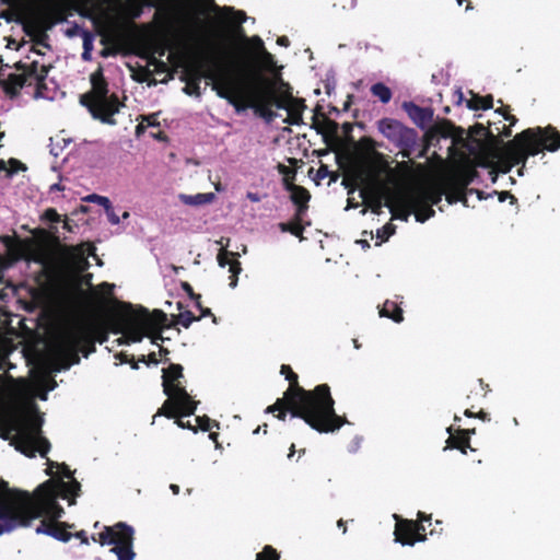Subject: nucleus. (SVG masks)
Returning <instances> with one entry per match:
<instances>
[{
  "label": "nucleus",
  "instance_id": "5",
  "mask_svg": "<svg viewBox=\"0 0 560 560\" xmlns=\"http://www.w3.org/2000/svg\"><path fill=\"white\" fill-rule=\"evenodd\" d=\"M42 425L43 418L38 415L36 407L31 406L10 420L1 436L10 440L16 451L28 457L35 456L36 453L46 457L50 443L42 435Z\"/></svg>",
  "mask_w": 560,
  "mask_h": 560
},
{
  "label": "nucleus",
  "instance_id": "43",
  "mask_svg": "<svg viewBox=\"0 0 560 560\" xmlns=\"http://www.w3.org/2000/svg\"><path fill=\"white\" fill-rule=\"evenodd\" d=\"M277 43L280 45V46H284V47H288L289 46V38L285 37V36H281L278 38Z\"/></svg>",
  "mask_w": 560,
  "mask_h": 560
},
{
  "label": "nucleus",
  "instance_id": "46",
  "mask_svg": "<svg viewBox=\"0 0 560 560\" xmlns=\"http://www.w3.org/2000/svg\"><path fill=\"white\" fill-rule=\"evenodd\" d=\"M117 358L119 359L120 363H129L130 362L129 357L127 354L120 353L119 355H117Z\"/></svg>",
  "mask_w": 560,
  "mask_h": 560
},
{
  "label": "nucleus",
  "instance_id": "50",
  "mask_svg": "<svg viewBox=\"0 0 560 560\" xmlns=\"http://www.w3.org/2000/svg\"><path fill=\"white\" fill-rule=\"evenodd\" d=\"M358 207H359V203H355L351 199H348V205L346 207V210H348L350 208H358Z\"/></svg>",
  "mask_w": 560,
  "mask_h": 560
},
{
  "label": "nucleus",
  "instance_id": "23",
  "mask_svg": "<svg viewBox=\"0 0 560 560\" xmlns=\"http://www.w3.org/2000/svg\"><path fill=\"white\" fill-rule=\"evenodd\" d=\"M20 10H30L36 16L42 14V8L39 7V0H13Z\"/></svg>",
  "mask_w": 560,
  "mask_h": 560
},
{
  "label": "nucleus",
  "instance_id": "16",
  "mask_svg": "<svg viewBox=\"0 0 560 560\" xmlns=\"http://www.w3.org/2000/svg\"><path fill=\"white\" fill-rule=\"evenodd\" d=\"M405 108H406L409 117L418 126L424 127L432 119V110L429 108H423V107H420L412 103L405 104Z\"/></svg>",
  "mask_w": 560,
  "mask_h": 560
},
{
  "label": "nucleus",
  "instance_id": "64",
  "mask_svg": "<svg viewBox=\"0 0 560 560\" xmlns=\"http://www.w3.org/2000/svg\"><path fill=\"white\" fill-rule=\"evenodd\" d=\"M84 278H85V283H88V284H89V283H90L91 278H92V275H91V273H89V275L84 276Z\"/></svg>",
  "mask_w": 560,
  "mask_h": 560
},
{
  "label": "nucleus",
  "instance_id": "10",
  "mask_svg": "<svg viewBox=\"0 0 560 560\" xmlns=\"http://www.w3.org/2000/svg\"><path fill=\"white\" fill-rule=\"evenodd\" d=\"M183 377V368L179 364H171L163 370V387L168 399L164 408H170L164 415L167 418H174L180 411L184 416L192 415L197 402L194 401L180 383Z\"/></svg>",
  "mask_w": 560,
  "mask_h": 560
},
{
  "label": "nucleus",
  "instance_id": "57",
  "mask_svg": "<svg viewBox=\"0 0 560 560\" xmlns=\"http://www.w3.org/2000/svg\"><path fill=\"white\" fill-rule=\"evenodd\" d=\"M359 444H360V440H359V439H355V442H354V444H353V446H352L351 451H352V452L357 451V450H358V447H359Z\"/></svg>",
  "mask_w": 560,
  "mask_h": 560
},
{
  "label": "nucleus",
  "instance_id": "62",
  "mask_svg": "<svg viewBox=\"0 0 560 560\" xmlns=\"http://www.w3.org/2000/svg\"><path fill=\"white\" fill-rule=\"evenodd\" d=\"M285 416H287V415H285V412H284V411H281V412L278 415V418H279L280 420H284V419H285Z\"/></svg>",
  "mask_w": 560,
  "mask_h": 560
},
{
  "label": "nucleus",
  "instance_id": "26",
  "mask_svg": "<svg viewBox=\"0 0 560 560\" xmlns=\"http://www.w3.org/2000/svg\"><path fill=\"white\" fill-rule=\"evenodd\" d=\"M242 268H241V264L238 260L234 259L232 260V264H231V267H230V272L232 273L230 276V287L231 288H235L237 285V276L238 273L241 272Z\"/></svg>",
  "mask_w": 560,
  "mask_h": 560
},
{
  "label": "nucleus",
  "instance_id": "22",
  "mask_svg": "<svg viewBox=\"0 0 560 560\" xmlns=\"http://www.w3.org/2000/svg\"><path fill=\"white\" fill-rule=\"evenodd\" d=\"M373 96L377 97L382 103H388L392 98V91L383 83H375L371 88Z\"/></svg>",
  "mask_w": 560,
  "mask_h": 560
},
{
  "label": "nucleus",
  "instance_id": "31",
  "mask_svg": "<svg viewBox=\"0 0 560 560\" xmlns=\"http://www.w3.org/2000/svg\"><path fill=\"white\" fill-rule=\"evenodd\" d=\"M104 210H105V213L107 215V219H108L109 223H112L113 225L119 224L120 219L116 214L112 203L108 206V208H105Z\"/></svg>",
  "mask_w": 560,
  "mask_h": 560
},
{
  "label": "nucleus",
  "instance_id": "18",
  "mask_svg": "<svg viewBox=\"0 0 560 560\" xmlns=\"http://www.w3.org/2000/svg\"><path fill=\"white\" fill-rule=\"evenodd\" d=\"M213 192L207 194H196V195H179V199L183 203L188 206H202L207 203H211L214 200Z\"/></svg>",
  "mask_w": 560,
  "mask_h": 560
},
{
  "label": "nucleus",
  "instance_id": "61",
  "mask_svg": "<svg viewBox=\"0 0 560 560\" xmlns=\"http://www.w3.org/2000/svg\"><path fill=\"white\" fill-rule=\"evenodd\" d=\"M337 524H338V526H339V527H343V533H346V530H347V529H346V527H345V523H343V521H342V520H339Z\"/></svg>",
  "mask_w": 560,
  "mask_h": 560
},
{
  "label": "nucleus",
  "instance_id": "30",
  "mask_svg": "<svg viewBox=\"0 0 560 560\" xmlns=\"http://www.w3.org/2000/svg\"><path fill=\"white\" fill-rule=\"evenodd\" d=\"M395 229L393 225H385L383 229L377 230V237L381 238L382 242L388 240V237L394 233Z\"/></svg>",
  "mask_w": 560,
  "mask_h": 560
},
{
  "label": "nucleus",
  "instance_id": "42",
  "mask_svg": "<svg viewBox=\"0 0 560 560\" xmlns=\"http://www.w3.org/2000/svg\"><path fill=\"white\" fill-rule=\"evenodd\" d=\"M60 150L61 148H59L58 145H55L52 142L50 144V153L54 155V156H58L59 153H60Z\"/></svg>",
  "mask_w": 560,
  "mask_h": 560
},
{
  "label": "nucleus",
  "instance_id": "32",
  "mask_svg": "<svg viewBox=\"0 0 560 560\" xmlns=\"http://www.w3.org/2000/svg\"><path fill=\"white\" fill-rule=\"evenodd\" d=\"M258 58L266 67H272L273 56L270 52H268L266 49L262 50L261 52H259Z\"/></svg>",
  "mask_w": 560,
  "mask_h": 560
},
{
  "label": "nucleus",
  "instance_id": "3",
  "mask_svg": "<svg viewBox=\"0 0 560 560\" xmlns=\"http://www.w3.org/2000/svg\"><path fill=\"white\" fill-rule=\"evenodd\" d=\"M281 374L291 383L285 404L293 418L303 419L318 432H334L348 422L336 415L328 385L322 384L313 390H306L298 385V375L289 365L281 366Z\"/></svg>",
  "mask_w": 560,
  "mask_h": 560
},
{
  "label": "nucleus",
  "instance_id": "25",
  "mask_svg": "<svg viewBox=\"0 0 560 560\" xmlns=\"http://www.w3.org/2000/svg\"><path fill=\"white\" fill-rule=\"evenodd\" d=\"M278 559H279V553L277 552V550L275 548H272L269 545L265 546L262 551L258 552L256 555V560H278Z\"/></svg>",
  "mask_w": 560,
  "mask_h": 560
},
{
  "label": "nucleus",
  "instance_id": "2",
  "mask_svg": "<svg viewBox=\"0 0 560 560\" xmlns=\"http://www.w3.org/2000/svg\"><path fill=\"white\" fill-rule=\"evenodd\" d=\"M206 78L213 81L212 89L217 94L229 101L237 113L248 107L255 108L267 120L273 119L270 106L287 108L284 101L279 98L272 86L261 75L245 77L234 74L219 66L209 69Z\"/></svg>",
  "mask_w": 560,
  "mask_h": 560
},
{
  "label": "nucleus",
  "instance_id": "17",
  "mask_svg": "<svg viewBox=\"0 0 560 560\" xmlns=\"http://www.w3.org/2000/svg\"><path fill=\"white\" fill-rule=\"evenodd\" d=\"M360 197L371 207L373 212L377 214L381 212L383 207V197L380 191H376L371 187H366L360 191Z\"/></svg>",
  "mask_w": 560,
  "mask_h": 560
},
{
  "label": "nucleus",
  "instance_id": "36",
  "mask_svg": "<svg viewBox=\"0 0 560 560\" xmlns=\"http://www.w3.org/2000/svg\"><path fill=\"white\" fill-rule=\"evenodd\" d=\"M196 421L198 422V425H199V428L201 430L209 431L211 429L210 419L209 418H200V417H198L196 419Z\"/></svg>",
  "mask_w": 560,
  "mask_h": 560
},
{
  "label": "nucleus",
  "instance_id": "15",
  "mask_svg": "<svg viewBox=\"0 0 560 560\" xmlns=\"http://www.w3.org/2000/svg\"><path fill=\"white\" fill-rule=\"evenodd\" d=\"M311 198L310 192L301 186H292L291 200L298 206L295 218L302 220L306 209L307 202Z\"/></svg>",
  "mask_w": 560,
  "mask_h": 560
},
{
  "label": "nucleus",
  "instance_id": "55",
  "mask_svg": "<svg viewBox=\"0 0 560 560\" xmlns=\"http://www.w3.org/2000/svg\"><path fill=\"white\" fill-rule=\"evenodd\" d=\"M478 417H479L480 419H482V420H489V416H488V413H486V412H483V411H480V412L478 413Z\"/></svg>",
  "mask_w": 560,
  "mask_h": 560
},
{
  "label": "nucleus",
  "instance_id": "44",
  "mask_svg": "<svg viewBox=\"0 0 560 560\" xmlns=\"http://www.w3.org/2000/svg\"><path fill=\"white\" fill-rule=\"evenodd\" d=\"M506 198H511L512 202H514L516 199L514 196L510 195L509 192H501L500 194V201H504Z\"/></svg>",
  "mask_w": 560,
  "mask_h": 560
},
{
  "label": "nucleus",
  "instance_id": "60",
  "mask_svg": "<svg viewBox=\"0 0 560 560\" xmlns=\"http://www.w3.org/2000/svg\"><path fill=\"white\" fill-rule=\"evenodd\" d=\"M418 516L421 518V521H423V520H425V521L430 520V516H428V517H427V516H424V514H423V513H421V512H419V513H418Z\"/></svg>",
  "mask_w": 560,
  "mask_h": 560
},
{
  "label": "nucleus",
  "instance_id": "56",
  "mask_svg": "<svg viewBox=\"0 0 560 560\" xmlns=\"http://www.w3.org/2000/svg\"><path fill=\"white\" fill-rule=\"evenodd\" d=\"M63 187L60 184H54L50 187V190H62Z\"/></svg>",
  "mask_w": 560,
  "mask_h": 560
},
{
  "label": "nucleus",
  "instance_id": "4",
  "mask_svg": "<svg viewBox=\"0 0 560 560\" xmlns=\"http://www.w3.org/2000/svg\"><path fill=\"white\" fill-rule=\"evenodd\" d=\"M95 247L90 243L75 246H60L55 256L47 247L30 248L25 258L37 262L42 268L56 277L65 285H77L81 282V273L90 266L89 256L95 255Z\"/></svg>",
  "mask_w": 560,
  "mask_h": 560
},
{
  "label": "nucleus",
  "instance_id": "21",
  "mask_svg": "<svg viewBox=\"0 0 560 560\" xmlns=\"http://www.w3.org/2000/svg\"><path fill=\"white\" fill-rule=\"evenodd\" d=\"M202 72L200 69L196 70L195 73L191 75L185 88L183 89L184 92L188 95L192 96H199L200 95V81L202 78Z\"/></svg>",
  "mask_w": 560,
  "mask_h": 560
},
{
  "label": "nucleus",
  "instance_id": "27",
  "mask_svg": "<svg viewBox=\"0 0 560 560\" xmlns=\"http://www.w3.org/2000/svg\"><path fill=\"white\" fill-rule=\"evenodd\" d=\"M84 200L88 202L97 203V205L102 206L104 209L108 208V206L112 203L107 197L96 195V194H91V195L86 196L84 198Z\"/></svg>",
  "mask_w": 560,
  "mask_h": 560
},
{
  "label": "nucleus",
  "instance_id": "11",
  "mask_svg": "<svg viewBox=\"0 0 560 560\" xmlns=\"http://www.w3.org/2000/svg\"><path fill=\"white\" fill-rule=\"evenodd\" d=\"M98 541L102 545H114L112 551L118 560H133L136 556L132 551L133 528L125 523L105 526L98 534Z\"/></svg>",
  "mask_w": 560,
  "mask_h": 560
},
{
  "label": "nucleus",
  "instance_id": "47",
  "mask_svg": "<svg viewBox=\"0 0 560 560\" xmlns=\"http://www.w3.org/2000/svg\"><path fill=\"white\" fill-rule=\"evenodd\" d=\"M279 228L282 232H289L291 230V224L289 223H280Z\"/></svg>",
  "mask_w": 560,
  "mask_h": 560
},
{
  "label": "nucleus",
  "instance_id": "37",
  "mask_svg": "<svg viewBox=\"0 0 560 560\" xmlns=\"http://www.w3.org/2000/svg\"><path fill=\"white\" fill-rule=\"evenodd\" d=\"M46 218L51 222H60V215L54 209H48L46 211Z\"/></svg>",
  "mask_w": 560,
  "mask_h": 560
},
{
  "label": "nucleus",
  "instance_id": "8",
  "mask_svg": "<svg viewBox=\"0 0 560 560\" xmlns=\"http://www.w3.org/2000/svg\"><path fill=\"white\" fill-rule=\"evenodd\" d=\"M92 90L81 95V104L86 106L94 118L114 124L112 118L121 106L115 94H108L107 83L101 70L91 74Z\"/></svg>",
  "mask_w": 560,
  "mask_h": 560
},
{
  "label": "nucleus",
  "instance_id": "29",
  "mask_svg": "<svg viewBox=\"0 0 560 560\" xmlns=\"http://www.w3.org/2000/svg\"><path fill=\"white\" fill-rule=\"evenodd\" d=\"M194 320H196V318L192 316L190 312H184L178 315L177 322L183 327L188 328Z\"/></svg>",
  "mask_w": 560,
  "mask_h": 560
},
{
  "label": "nucleus",
  "instance_id": "7",
  "mask_svg": "<svg viewBox=\"0 0 560 560\" xmlns=\"http://www.w3.org/2000/svg\"><path fill=\"white\" fill-rule=\"evenodd\" d=\"M541 145L548 151L558 150L560 133L551 126L526 129L506 144L505 154L513 164L524 165L528 155H536L541 151Z\"/></svg>",
  "mask_w": 560,
  "mask_h": 560
},
{
  "label": "nucleus",
  "instance_id": "12",
  "mask_svg": "<svg viewBox=\"0 0 560 560\" xmlns=\"http://www.w3.org/2000/svg\"><path fill=\"white\" fill-rule=\"evenodd\" d=\"M166 320V315L161 311H155L152 315L145 313L130 317L125 323V334L132 341H141L145 334L162 327Z\"/></svg>",
  "mask_w": 560,
  "mask_h": 560
},
{
  "label": "nucleus",
  "instance_id": "59",
  "mask_svg": "<svg viewBox=\"0 0 560 560\" xmlns=\"http://www.w3.org/2000/svg\"><path fill=\"white\" fill-rule=\"evenodd\" d=\"M294 452H295V446H294V444H292L291 447H290V453H289L288 457L289 458L292 457Z\"/></svg>",
  "mask_w": 560,
  "mask_h": 560
},
{
  "label": "nucleus",
  "instance_id": "6",
  "mask_svg": "<svg viewBox=\"0 0 560 560\" xmlns=\"http://www.w3.org/2000/svg\"><path fill=\"white\" fill-rule=\"evenodd\" d=\"M444 194L445 189L440 186H420L398 196L394 205L390 202L385 205L400 220L408 221L413 212L416 220L423 223L434 217L435 211L432 206L438 205Z\"/></svg>",
  "mask_w": 560,
  "mask_h": 560
},
{
  "label": "nucleus",
  "instance_id": "28",
  "mask_svg": "<svg viewBox=\"0 0 560 560\" xmlns=\"http://www.w3.org/2000/svg\"><path fill=\"white\" fill-rule=\"evenodd\" d=\"M224 12L228 13L229 15H232L233 16L232 21L234 23H237V24L244 23L246 21V19H247L245 12H243V11H235L231 7H225L224 8Z\"/></svg>",
  "mask_w": 560,
  "mask_h": 560
},
{
  "label": "nucleus",
  "instance_id": "52",
  "mask_svg": "<svg viewBox=\"0 0 560 560\" xmlns=\"http://www.w3.org/2000/svg\"><path fill=\"white\" fill-rule=\"evenodd\" d=\"M358 244H360L363 248H369L370 247V244L366 240H360L357 242Z\"/></svg>",
  "mask_w": 560,
  "mask_h": 560
},
{
  "label": "nucleus",
  "instance_id": "19",
  "mask_svg": "<svg viewBox=\"0 0 560 560\" xmlns=\"http://www.w3.org/2000/svg\"><path fill=\"white\" fill-rule=\"evenodd\" d=\"M380 315L383 317L392 318L396 323L402 322V311L393 301H386L380 311Z\"/></svg>",
  "mask_w": 560,
  "mask_h": 560
},
{
  "label": "nucleus",
  "instance_id": "9",
  "mask_svg": "<svg viewBox=\"0 0 560 560\" xmlns=\"http://www.w3.org/2000/svg\"><path fill=\"white\" fill-rule=\"evenodd\" d=\"M85 338V330L80 326H69L56 334L50 343L56 371L67 370L80 362L79 347Z\"/></svg>",
  "mask_w": 560,
  "mask_h": 560
},
{
  "label": "nucleus",
  "instance_id": "20",
  "mask_svg": "<svg viewBox=\"0 0 560 560\" xmlns=\"http://www.w3.org/2000/svg\"><path fill=\"white\" fill-rule=\"evenodd\" d=\"M470 98L466 101L467 107L470 109H487L492 107V96L481 97L471 91Z\"/></svg>",
  "mask_w": 560,
  "mask_h": 560
},
{
  "label": "nucleus",
  "instance_id": "24",
  "mask_svg": "<svg viewBox=\"0 0 560 560\" xmlns=\"http://www.w3.org/2000/svg\"><path fill=\"white\" fill-rule=\"evenodd\" d=\"M47 73L48 69L44 65H39L38 62L34 61L30 66L28 74L38 82L43 81L47 77Z\"/></svg>",
  "mask_w": 560,
  "mask_h": 560
},
{
  "label": "nucleus",
  "instance_id": "51",
  "mask_svg": "<svg viewBox=\"0 0 560 560\" xmlns=\"http://www.w3.org/2000/svg\"><path fill=\"white\" fill-rule=\"evenodd\" d=\"M170 489L172 490V492H173L174 494H178V493H179V487H178L177 485L172 483V485L170 486Z\"/></svg>",
  "mask_w": 560,
  "mask_h": 560
},
{
  "label": "nucleus",
  "instance_id": "38",
  "mask_svg": "<svg viewBox=\"0 0 560 560\" xmlns=\"http://www.w3.org/2000/svg\"><path fill=\"white\" fill-rule=\"evenodd\" d=\"M446 200H447L448 203H454V202H456L458 200H460L464 203H466V199L460 198V197H458L457 195H455L453 192L446 195Z\"/></svg>",
  "mask_w": 560,
  "mask_h": 560
},
{
  "label": "nucleus",
  "instance_id": "14",
  "mask_svg": "<svg viewBox=\"0 0 560 560\" xmlns=\"http://www.w3.org/2000/svg\"><path fill=\"white\" fill-rule=\"evenodd\" d=\"M396 520L395 536L396 541L402 545L412 546L415 541H422L425 537L421 534L425 528L421 524H416L412 521L400 518L397 514H394Z\"/></svg>",
  "mask_w": 560,
  "mask_h": 560
},
{
  "label": "nucleus",
  "instance_id": "35",
  "mask_svg": "<svg viewBox=\"0 0 560 560\" xmlns=\"http://www.w3.org/2000/svg\"><path fill=\"white\" fill-rule=\"evenodd\" d=\"M254 48L257 50V54L259 55V52H261L262 50H265V46H264V42L261 40L260 37L258 36H254L252 39H250Z\"/></svg>",
  "mask_w": 560,
  "mask_h": 560
},
{
  "label": "nucleus",
  "instance_id": "34",
  "mask_svg": "<svg viewBox=\"0 0 560 560\" xmlns=\"http://www.w3.org/2000/svg\"><path fill=\"white\" fill-rule=\"evenodd\" d=\"M301 221L296 218V222L291 224V230L289 231L291 234L295 236H300L303 232V226L301 225Z\"/></svg>",
  "mask_w": 560,
  "mask_h": 560
},
{
  "label": "nucleus",
  "instance_id": "1",
  "mask_svg": "<svg viewBox=\"0 0 560 560\" xmlns=\"http://www.w3.org/2000/svg\"><path fill=\"white\" fill-rule=\"evenodd\" d=\"M47 466L46 474L51 478L42 483L34 494L10 490L7 482L0 479V535L20 526H30L32 521L44 517L36 527L37 534H46L62 541L70 539L71 534L65 525L54 521L63 515L58 500L68 499L70 505L74 504L81 485L67 465L47 459Z\"/></svg>",
  "mask_w": 560,
  "mask_h": 560
},
{
  "label": "nucleus",
  "instance_id": "40",
  "mask_svg": "<svg viewBox=\"0 0 560 560\" xmlns=\"http://www.w3.org/2000/svg\"><path fill=\"white\" fill-rule=\"evenodd\" d=\"M176 424L179 428H187V429H192L194 431H196L195 428L191 425V423L189 421L185 422L182 419H178V420H176Z\"/></svg>",
  "mask_w": 560,
  "mask_h": 560
},
{
  "label": "nucleus",
  "instance_id": "53",
  "mask_svg": "<svg viewBox=\"0 0 560 560\" xmlns=\"http://www.w3.org/2000/svg\"><path fill=\"white\" fill-rule=\"evenodd\" d=\"M77 537L81 538L82 539V542H88V539L85 537V533L84 532H79L77 533Z\"/></svg>",
  "mask_w": 560,
  "mask_h": 560
},
{
  "label": "nucleus",
  "instance_id": "13",
  "mask_svg": "<svg viewBox=\"0 0 560 560\" xmlns=\"http://www.w3.org/2000/svg\"><path fill=\"white\" fill-rule=\"evenodd\" d=\"M378 130L385 138L401 149L411 147L416 141L415 131L395 119L384 118L380 120Z\"/></svg>",
  "mask_w": 560,
  "mask_h": 560
},
{
  "label": "nucleus",
  "instance_id": "54",
  "mask_svg": "<svg viewBox=\"0 0 560 560\" xmlns=\"http://www.w3.org/2000/svg\"><path fill=\"white\" fill-rule=\"evenodd\" d=\"M149 363H153V364H156L158 363V360L155 358V354L154 353H151L149 355Z\"/></svg>",
  "mask_w": 560,
  "mask_h": 560
},
{
  "label": "nucleus",
  "instance_id": "39",
  "mask_svg": "<svg viewBox=\"0 0 560 560\" xmlns=\"http://www.w3.org/2000/svg\"><path fill=\"white\" fill-rule=\"evenodd\" d=\"M282 407H283V400H282V399H278V401H277L275 405L269 406V407L267 408V411H268V412H273V411H276V410L281 409Z\"/></svg>",
  "mask_w": 560,
  "mask_h": 560
},
{
  "label": "nucleus",
  "instance_id": "63",
  "mask_svg": "<svg viewBox=\"0 0 560 560\" xmlns=\"http://www.w3.org/2000/svg\"><path fill=\"white\" fill-rule=\"evenodd\" d=\"M50 385L48 387L49 390H52L55 387H56V382L55 381H50Z\"/></svg>",
  "mask_w": 560,
  "mask_h": 560
},
{
  "label": "nucleus",
  "instance_id": "41",
  "mask_svg": "<svg viewBox=\"0 0 560 560\" xmlns=\"http://www.w3.org/2000/svg\"><path fill=\"white\" fill-rule=\"evenodd\" d=\"M247 198L252 201V202H258L260 201V197L258 196V194L256 192H247Z\"/></svg>",
  "mask_w": 560,
  "mask_h": 560
},
{
  "label": "nucleus",
  "instance_id": "58",
  "mask_svg": "<svg viewBox=\"0 0 560 560\" xmlns=\"http://www.w3.org/2000/svg\"><path fill=\"white\" fill-rule=\"evenodd\" d=\"M503 128H504V136H505V137H510V136H511V129H510V127L503 126Z\"/></svg>",
  "mask_w": 560,
  "mask_h": 560
},
{
  "label": "nucleus",
  "instance_id": "48",
  "mask_svg": "<svg viewBox=\"0 0 560 560\" xmlns=\"http://www.w3.org/2000/svg\"><path fill=\"white\" fill-rule=\"evenodd\" d=\"M206 3H207V7H208L209 10H217L218 9V7H217V4L214 3L213 0H206Z\"/></svg>",
  "mask_w": 560,
  "mask_h": 560
},
{
  "label": "nucleus",
  "instance_id": "49",
  "mask_svg": "<svg viewBox=\"0 0 560 560\" xmlns=\"http://www.w3.org/2000/svg\"><path fill=\"white\" fill-rule=\"evenodd\" d=\"M504 119L505 120H510L511 121V126L516 122V118L514 116H511V115H508V114H504Z\"/></svg>",
  "mask_w": 560,
  "mask_h": 560
},
{
  "label": "nucleus",
  "instance_id": "45",
  "mask_svg": "<svg viewBox=\"0 0 560 560\" xmlns=\"http://www.w3.org/2000/svg\"><path fill=\"white\" fill-rule=\"evenodd\" d=\"M82 57L85 60L90 59V51H89V46H88L86 40L84 42V52H83Z\"/></svg>",
  "mask_w": 560,
  "mask_h": 560
},
{
  "label": "nucleus",
  "instance_id": "33",
  "mask_svg": "<svg viewBox=\"0 0 560 560\" xmlns=\"http://www.w3.org/2000/svg\"><path fill=\"white\" fill-rule=\"evenodd\" d=\"M234 256L235 254L234 253H229L226 250H222L218 254V262L221 267H225L226 265H230L232 264V261L229 260V256Z\"/></svg>",
  "mask_w": 560,
  "mask_h": 560
}]
</instances>
